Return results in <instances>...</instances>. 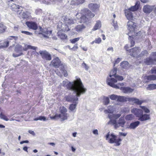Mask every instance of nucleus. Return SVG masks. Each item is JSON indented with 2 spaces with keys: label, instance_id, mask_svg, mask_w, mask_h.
<instances>
[{
  "label": "nucleus",
  "instance_id": "1",
  "mask_svg": "<svg viewBox=\"0 0 156 156\" xmlns=\"http://www.w3.org/2000/svg\"><path fill=\"white\" fill-rule=\"evenodd\" d=\"M61 85L65 87H66L68 89L71 90H75L77 92L78 96L83 94L85 91L83 87V83L79 78L74 80L73 82H70L67 80H64Z\"/></svg>",
  "mask_w": 156,
  "mask_h": 156
},
{
  "label": "nucleus",
  "instance_id": "2",
  "mask_svg": "<svg viewBox=\"0 0 156 156\" xmlns=\"http://www.w3.org/2000/svg\"><path fill=\"white\" fill-rule=\"evenodd\" d=\"M117 69L114 68L110 72L109 76L108 77L106 80L107 84L110 86L116 89H119V87L115 84L118 81H122L123 80V77L117 74Z\"/></svg>",
  "mask_w": 156,
  "mask_h": 156
},
{
  "label": "nucleus",
  "instance_id": "3",
  "mask_svg": "<svg viewBox=\"0 0 156 156\" xmlns=\"http://www.w3.org/2000/svg\"><path fill=\"white\" fill-rule=\"evenodd\" d=\"M106 139L108 140V142L111 144L115 143V145L119 146L120 145L122 139L120 138H117V136L113 133H110L109 132L106 136Z\"/></svg>",
  "mask_w": 156,
  "mask_h": 156
},
{
  "label": "nucleus",
  "instance_id": "4",
  "mask_svg": "<svg viewBox=\"0 0 156 156\" xmlns=\"http://www.w3.org/2000/svg\"><path fill=\"white\" fill-rule=\"evenodd\" d=\"M82 87H83V88L84 89V90L85 91L84 93H83V94H81L80 96H79L77 95V93L76 92L75 90H73L75 93L76 95H69L67 96L66 97V100L67 101L70 102H73V103H78V98L77 97H80L81 95L84 94L86 93L87 90V89L84 87L83 84Z\"/></svg>",
  "mask_w": 156,
  "mask_h": 156
},
{
  "label": "nucleus",
  "instance_id": "5",
  "mask_svg": "<svg viewBox=\"0 0 156 156\" xmlns=\"http://www.w3.org/2000/svg\"><path fill=\"white\" fill-rule=\"evenodd\" d=\"M145 63L147 65L155 64L156 63V52L152 53L150 56L144 61Z\"/></svg>",
  "mask_w": 156,
  "mask_h": 156
},
{
  "label": "nucleus",
  "instance_id": "6",
  "mask_svg": "<svg viewBox=\"0 0 156 156\" xmlns=\"http://www.w3.org/2000/svg\"><path fill=\"white\" fill-rule=\"evenodd\" d=\"M121 115V114H108V118L110 120L108 122V125H114L116 123L117 119Z\"/></svg>",
  "mask_w": 156,
  "mask_h": 156
},
{
  "label": "nucleus",
  "instance_id": "7",
  "mask_svg": "<svg viewBox=\"0 0 156 156\" xmlns=\"http://www.w3.org/2000/svg\"><path fill=\"white\" fill-rule=\"evenodd\" d=\"M23 47L20 45H17L15 46L14 51L15 52L18 54L13 53L12 56L14 57H16L23 55L22 51Z\"/></svg>",
  "mask_w": 156,
  "mask_h": 156
},
{
  "label": "nucleus",
  "instance_id": "8",
  "mask_svg": "<svg viewBox=\"0 0 156 156\" xmlns=\"http://www.w3.org/2000/svg\"><path fill=\"white\" fill-rule=\"evenodd\" d=\"M39 53L43 59L47 60H50L51 59V55L46 50L40 51Z\"/></svg>",
  "mask_w": 156,
  "mask_h": 156
},
{
  "label": "nucleus",
  "instance_id": "9",
  "mask_svg": "<svg viewBox=\"0 0 156 156\" xmlns=\"http://www.w3.org/2000/svg\"><path fill=\"white\" fill-rule=\"evenodd\" d=\"M40 32L39 34H41L45 38H47L49 37L52 33V31L48 30L47 29H42L41 27H39Z\"/></svg>",
  "mask_w": 156,
  "mask_h": 156
},
{
  "label": "nucleus",
  "instance_id": "10",
  "mask_svg": "<svg viewBox=\"0 0 156 156\" xmlns=\"http://www.w3.org/2000/svg\"><path fill=\"white\" fill-rule=\"evenodd\" d=\"M69 116L68 113L63 114H56L54 116H50V118L51 119L54 120H57L59 118L61 119L63 121L67 119Z\"/></svg>",
  "mask_w": 156,
  "mask_h": 156
},
{
  "label": "nucleus",
  "instance_id": "11",
  "mask_svg": "<svg viewBox=\"0 0 156 156\" xmlns=\"http://www.w3.org/2000/svg\"><path fill=\"white\" fill-rule=\"evenodd\" d=\"M125 123L126 121L124 118L122 117H120L119 119L118 122H117L116 121V123L114 124V128L115 129H117L120 126L122 127H124Z\"/></svg>",
  "mask_w": 156,
  "mask_h": 156
},
{
  "label": "nucleus",
  "instance_id": "12",
  "mask_svg": "<svg viewBox=\"0 0 156 156\" xmlns=\"http://www.w3.org/2000/svg\"><path fill=\"white\" fill-rule=\"evenodd\" d=\"M62 20L66 24H74L76 22L75 20L66 16H63Z\"/></svg>",
  "mask_w": 156,
  "mask_h": 156
},
{
  "label": "nucleus",
  "instance_id": "13",
  "mask_svg": "<svg viewBox=\"0 0 156 156\" xmlns=\"http://www.w3.org/2000/svg\"><path fill=\"white\" fill-rule=\"evenodd\" d=\"M140 52V50L138 47H135L130 49L129 51V54L133 57L135 56Z\"/></svg>",
  "mask_w": 156,
  "mask_h": 156
},
{
  "label": "nucleus",
  "instance_id": "14",
  "mask_svg": "<svg viewBox=\"0 0 156 156\" xmlns=\"http://www.w3.org/2000/svg\"><path fill=\"white\" fill-rule=\"evenodd\" d=\"M127 29L130 32L134 31L136 27V24L132 21H129L127 23Z\"/></svg>",
  "mask_w": 156,
  "mask_h": 156
},
{
  "label": "nucleus",
  "instance_id": "15",
  "mask_svg": "<svg viewBox=\"0 0 156 156\" xmlns=\"http://www.w3.org/2000/svg\"><path fill=\"white\" fill-rule=\"evenodd\" d=\"M155 5H146L143 8V11L146 13H150L154 9Z\"/></svg>",
  "mask_w": 156,
  "mask_h": 156
},
{
  "label": "nucleus",
  "instance_id": "16",
  "mask_svg": "<svg viewBox=\"0 0 156 156\" xmlns=\"http://www.w3.org/2000/svg\"><path fill=\"white\" fill-rule=\"evenodd\" d=\"M131 111L136 117H138V118L140 117L143 113V112L142 110L135 108L132 109Z\"/></svg>",
  "mask_w": 156,
  "mask_h": 156
},
{
  "label": "nucleus",
  "instance_id": "17",
  "mask_svg": "<svg viewBox=\"0 0 156 156\" xmlns=\"http://www.w3.org/2000/svg\"><path fill=\"white\" fill-rule=\"evenodd\" d=\"M61 61L58 57L54 59L51 62L50 65H52L55 67L58 68L60 65Z\"/></svg>",
  "mask_w": 156,
  "mask_h": 156
},
{
  "label": "nucleus",
  "instance_id": "18",
  "mask_svg": "<svg viewBox=\"0 0 156 156\" xmlns=\"http://www.w3.org/2000/svg\"><path fill=\"white\" fill-rule=\"evenodd\" d=\"M57 29L59 30L66 32L69 30L68 26L65 24H58L57 26Z\"/></svg>",
  "mask_w": 156,
  "mask_h": 156
},
{
  "label": "nucleus",
  "instance_id": "19",
  "mask_svg": "<svg viewBox=\"0 0 156 156\" xmlns=\"http://www.w3.org/2000/svg\"><path fill=\"white\" fill-rule=\"evenodd\" d=\"M26 24L28 27L32 29L36 30L37 28V25L35 22L27 21L26 22Z\"/></svg>",
  "mask_w": 156,
  "mask_h": 156
},
{
  "label": "nucleus",
  "instance_id": "20",
  "mask_svg": "<svg viewBox=\"0 0 156 156\" xmlns=\"http://www.w3.org/2000/svg\"><path fill=\"white\" fill-rule=\"evenodd\" d=\"M86 28V26L84 24H80L75 27L73 30L78 32H82Z\"/></svg>",
  "mask_w": 156,
  "mask_h": 156
},
{
  "label": "nucleus",
  "instance_id": "21",
  "mask_svg": "<svg viewBox=\"0 0 156 156\" xmlns=\"http://www.w3.org/2000/svg\"><path fill=\"white\" fill-rule=\"evenodd\" d=\"M125 15L127 18L129 20H132L133 19V13L130 11L129 10H126L125 11Z\"/></svg>",
  "mask_w": 156,
  "mask_h": 156
},
{
  "label": "nucleus",
  "instance_id": "22",
  "mask_svg": "<svg viewBox=\"0 0 156 156\" xmlns=\"http://www.w3.org/2000/svg\"><path fill=\"white\" fill-rule=\"evenodd\" d=\"M150 119V115L147 114H143L140 116L138 119L141 121H144L147 120H149Z\"/></svg>",
  "mask_w": 156,
  "mask_h": 156
},
{
  "label": "nucleus",
  "instance_id": "23",
  "mask_svg": "<svg viewBox=\"0 0 156 156\" xmlns=\"http://www.w3.org/2000/svg\"><path fill=\"white\" fill-rule=\"evenodd\" d=\"M99 7V5L97 4L91 3L90 4L88 5L89 9L93 11H94L96 9H98Z\"/></svg>",
  "mask_w": 156,
  "mask_h": 156
},
{
  "label": "nucleus",
  "instance_id": "24",
  "mask_svg": "<svg viewBox=\"0 0 156 156\" xmlns=\"http://www.w3.org/2000/svg\"><path fill=\"white\" fill-rule=\"evenodd\" d=\"M140 122L139 121H136L131 123L129 128L131 129H134L140 124Z\"/></svg>",
  "mask_w": 156,
  "mask_h": 156
},
{
  "label": "nucleus",
  "instance_id": "25",
  "mask_svg": "<svg viewBox=\"0 0 156 156\" xmlns=\"http://www.w3.org/2000/svg\"><path fill=\"white\" fill-rule=\"evenodd\" d=\"M120 89L122 90V91L125 93H132L133 90L132 89L129 87H121Z\"/></svg>",
  "mask_w": 156,
  "mask_h": 156
},
{
  "label": "nucleus",
  "instance_id": "26",
  "mask_svg": "<svg viewBox=\"0 0 156 156\" xmlns=\"http://www.w3.org/2000/svg\"><path fill=\"white\" fill-rule=\"evenodd\" d=\"M129 101L133 102L134 103L139 105H141L143 102L142 101L139 100L138 99L135 98H129Z\"/></svg>",
  "mask_w": 156,
  "mask_h": 156
},
{
  "label": "nucleus",
  "instance_id": "27",
  "mask_svg": "<svg viewBox=\"0 0 156 156\" xmlns=\"http://www.w3.org/2000/svg\"><path fill=\"white\" fill-rule=\"evenodd\" d=\"M78 103H73L70 105L69 107L70 112L75 113L76 111V107Z\"/></svg>",
  "mask_w": 156,
  "mask_h": 156
},
{
  "label": "nucleus",
  "instance_id": "28",
  "mask_svg": "<svg viewBox=\"0 0 156 156\" xmlns=\"http://www.w3.org/2000/svg\"><path fill=\"white\" fill-rule=\"evenodd\" d=\"M82 12H83L87 14L86 16H89V17L92 18L94 16V14L92 13L90 11L88 10L87 9H85L83 10Z\"/></svg>",
  "mask_w": 156,
  "mask_h": 156
},
{
  "label": "nucleus",
  "instance_id": "29",
  "mask_svg": "<svg viewBox=\"0 0 156 156\" xmlns=\"http://www.w3.org/2000/svg\"><path fill=\"white\" fill-rule=\"evenodd\" d=\"M83 12H82V14H83L80 17L81 19V23H86L88 20V18L86 16L87 14H85L84 12L83 13Z\"/></svg>",
  "mask_w": 156,
  "mask_h": 156
},
{
  "label": "nucleus",
  "instance_id": "30",
  "mask_svg": "<svg viewBox=\"0 0 156 156\" xmlns=\"http://www.w3.org/2000/svg\"><path fill=\"white\" fill-rule=\"evenodd\" d=\"M144 80H147L149 81L156 80V75H152L144 77Z\"/></svg>",
  "mask_w": 156,
  "mask_h": 156
},
{
  "label": "nucleus",
  "instance_id": "31",
  "mask_svg": "<svg viewBox=\"0 0 156 156\" xmlns=\"http://www.w3.org/2000/svg\"><path fill=\"white\" fill-rule=\"evenodd\" d=\"M129 98H127L125 96H118L117 101L121 102H126L127 101H129Z\"/></svg>",
  "mask_w": 156,
  "mask_h": 156
},
{
  "label": "nucleus",
  "instance_id": "32",
  "mask_svg": "<svg viewBox=\"0 0 156 156\" xmlns=\"http://www.w3.org/2000/svg\"><path fill=\"white\" fill-rule=\"evenodd\" d=\"M11 9L13 11L16 12H19L18 9H20V7L18 5H17L15 4H13L12 5H10Z\"/></svg>",
  "mask_w": 156,
  "mask_h": 156
},
{
  "label": "nucleus",
  "instance_id": "33",
  "mask_svg": "<svg viewBox=\"0 0 156 156\" xmlns=\"http://www.w3.org/2000/svg\"><path fill=\"white\" fill-rule=\"evenodd\" d=\"M101 27V22L100 21H97L96 22V23L95 24V25L94 27L92 29V30L93 31L96 30Z\"/></svg>",
  "mask_w": 156,
  "mask_h": 156
},
{
  "label": "nucleus",
  "instance_id": "34",
  "mask_svg": "<svg viewBox=\"0 0 156 156\" xmlns=\"http://www.w3.org/2000/svg\"><path fill=\"white\" fill-rule=\"evenodd\" d=\"M24 46L23 47V50L24 51H27L29 49L35 50L37 48V47L32 46L30 45H25V44H24Z\"/></svg>",
  "mask_w": 156,
  "mask_h": 156
},
{
  "label": "nucleus",
  "instance_id": "35",
  "mask_svg": "<svg viewBox=\"0 0 156 156\" xmlns=\"http://www.w3.org/2000/svg\"><path fill=\"white\" fill-rule=\"evenodd\" d=\"M121 67L123 69H126L129 67V63L126 61H123L120 64Z\"/></svg>",
  "mask_w": 156,
  "mask_h": 156
},
{
  "label": "nucleus",
  "instance_id": "36",
  "mask_svg": "<svg viewBox=\"0 0 156 156\" xmlns=\"http://www.w3.org/2000/svg\"><path fill=\"white\" fill-rule=\"evenodd\" d=\"M57 35L61 39H66L67 37V36L66 34L61 32H58Z\"/></svg>",
  "mask_w": 156,
  "mask_h": 156
},
{
  "label": "nucleus",
  "instance_id": "37",
  "mask_svg": "<svg viewBox=\"0 0 156 156\" xmlns=\"http://www.w3.org/2000/svg\"><path fill=\"white\" fill-rule=\"evenodd\" d=\"M103 104L105 105H108L110 102V100L108 97L105 96L102 97Z\"/></svg>",
  "mask_w": 156,
  "mask_h": 156
},
{
  "label": "nucleus",
  "instance_id": "38",
  "mask_svg": "<svg viewBox=\"0 0 156 156\" xmlns=\"http://www.w3.org/2000/svg\"><path fill=\"white\" fill-rule=\"evenodd\" d=\"M147 89L149 90L156 89V84L153 83L148 85Z\"/></svg>",
  "mask_w": 156,
  "mask_h": 156
},
{
  "label": "nucleus",
  "instance_id": "39",
  "mask_svg": "<svg viewBox=\"0 0 156 156\" xmlns=\"http://www.w3.org/2000/svg\"><path fill=\"white\" fill-rule=\"evenodd\" d=\"M42 2L44 4L49 5L51 3L52 4L55 3L56 1L54 0L51 1L50 0H42Z\"/></svg>",
  "mask_w": 156,
  "mask_h": 156
},
{
  "label": "nucleus",
  "instance_id": "40",
  "mask_svg": "<svg viewBox=\"0 0 156 156\" xmlns=\"http://www.w3.org/2000/svg\"><path fill=\"white\" fill-rule=\"evenodd\" d=\"M134 116L131 114L127 115L125 117V119L127 121L131 120L134 119Z\"/></svg>",
  "mask_w": 156,
  "mask_h": 156
},
{
  "label": "nucleus",
  "instance_id": "41",
  "mask_svg": "<svg viewBox=\"0 0 156 156\" xmlns=\"http://www.w3.org/2000/svg\"><path fill=\"white\" fill-rule=\"evenodd\" d=\"M138 9V5H137V3L134 6H132L127 10H129L130 11H136Z\"/></svg>",
  "mask_w": 156,
  "mask_h": 156
},
{
  "label": "nucleus",
  "instance_id": "42",
  "mask_svg": "<svg viewBox=\"0 0 156 156\" xmlns=\"http://www.w3.org/2000/svg\"><path fill=\"white\" fill-rule=\"evenodd\" d=\"M60 111L61 113L60 114H63L67 113L66 112L67 111V109L64 107H61L60 108Z\"/></svg>",
  "mask_w": 156,
  "mask_h": 156
},
{
  "label": "nucleus",
  "instance_id": "43",
  "mask_svg": "<svg viewBox=\"0 0 156 156\" xmlns=\"http://www.w3.org/2000/svg\"><path fill=\"white\" fill-rule=\"evenodd\" d=\"M46 120V118L44 116H40L39 117L35 118L34 119V121H37L38 120H43V121H45Z\"/></svg>",
  "mask_w": 156,
  "mask_h": 156
},
{
  "label": "nucleus",
  "instance_id": "44",
  "mask_svg": "<svg viewBox=\"0 0 156 156\" xmlns=\"http://www.w3.org/2000/svg\"><path fill=\"white\" fill-rule=\"evenodd\" d=\"M9 42L8 40L4 42L3 45H0V48L8 47L9 45Z\"/></svg>",
  "mask_w": 156,
  "mask_h": 156
},
{
  "label": "nucleus",
  "instance_id": "45",
  "mask_svg": "<svg viewBox=\"0 0 156 156\" xmlns=\"http://www.w3.org/2000/svg\"><path fill=\"white\" fill-rule=\"evenodd\" d=\"M20 16L23 18H27L28 16L24 12H21L19 13Z\"/></svg>",
  "mask_w": 156,
  "mask_h": 156
},
{
  "label": "nucleus",
  "instance_id": "46",
  "mask_svg": "<svg viewBox=\"0 0 156 156\" xmlns=\"http://www.w3.org/2000/svg\"><path fill=\"white\" fill-rule=\"evenodd\" d=\"M0 118L6 121H8L9 120V119L7 118V116L2 113H1L0 114Z\"/></svg>",
  "mask_w": 156,
  "mask_h": 156
},
{
  "label": "nucleus",
  "instance_id": "47",
  "mask_svg": "<svg viewBox=\"0 0 156 156\" xmlns=\"http://www.w3.org/2000/svg\"><path fill=\"white\" fill-rule=\"evenodd\" d=\"M118 96L114 94L109 96V98L112 100H115L116 99L117 100Z\"/></svg>",
  "mask_w": 156,
  "mask_h": 156
},
{
  "label": "nucleus",
  "instance_id": "48",
  "mask_svg": "<svg viewBox=\"0 0 156 156\" xmlns=\"http://www.w3.org/2000/svg\"><path fill=\"white\" fill-rule=\"evenodd\" d=\"M5 29V27L2 23H0V33L3 32Z\"/></svg>",
  "mask_w": 156,
  "mask_h": 156
},
{
  "label": "nucleus",
  "instance_id": "49",
  "mask_svg": "<svg viewBox=\"0 0 156 156\" xmlns=\"http://www.w3.org/2000/svg\"><path fill=\"white\" fill-rule=\"evenodd\" d=\"M141 108L146 113H149L150 112V110L145 106H140Z\"/></svg>",
  "mask_w": 156,
  "mask_h": 156
},
{
  "label": "nucleus",
  "instance_id": "50",
  "mask_svg": "<svg viewBox=\"0 0 156 156\" xmlns=\"http://www.w3.org/2000/svg\"><path fill=\"white\" fill-rule=\"evenodd\" d=\"M62 73L65 76H67V71L65 69L64 67L62 68L61 69Z\"/></svg>",
  "mask_w": 156,
  "mask_h": 156
},
{
  "label": "nucleus",
  "instance_id": "51",
  "mask_svg": "<svg viewBox=\"0 0 156 156\" xmlns=\"http://www.w3.org/2000/svg\"><path fill=\"white\" fill-rule=\"evenodd\" d=\"M79 40V38H76L73 39H71L70 40V41L71 43L73 44H74L76 43V42L78 41Z\"/></svg>",
  "mask_w": 156,
  "mask_h": 156
},
{
  "label": "nucleus",
  "instance_id": "52",
  "mask_svg": "<svg viewBox=\"0 0 156 156\" xmlns=\"http://www.w3.org/2000/svg\"><path fill=\"white\" fill-rule=\"evenodd\" d=\"M113 26L114 27V28L116 30H117L118 28L117 23L116 21H115L114 20L113 21Z\"/></svg>",
  "mask_w": 156,
  "mask_h": 156
},
{
  "label": "nucleus",
  "instance_id": "53",
  "mask_svg": "<svg viewBox=\"0 0 156 156\" xmlns=\"http://www.w3.org/2000/svg\"><path fill=\"white\" fill-rule=\"evenodd\" d=\"M129 108L126 107L123 108L122 110V112H129Z\"/></svg>",
  "mask_w": 156,
  "mask_h": 156
},
{
  "label": "nucleus",
  "instance_id": "54",
  "mask_svg": "<svg viewBox=\"0 0 156 156\" xmlns=\"http://www.w3.org/2000/svg\"><path fill=\"white\" fill-rule=\"evenodd\" d=\"M95 41V43L97 44H99L101 42V39L100 37L96 38Z\"/></svg>",
  "mask_w": 156,
  "mask_h": 156
},
{
  "label": "nucleus",
  "instance_id": "55",
  "mask_svg": "<svg viewBox=\"0 0 156 156\" xmlns=\"http://www.w3.org/2000/svg\"><path fill=\"white\" fill-rule=\"evenodd\" d=\"M21 33L23 34H25L27 35H32V33L30 32H29L28 31H21Z\"/></svg>",
  "mask_w": 156,
  "mask_h": 156
},
{
  "label": "nucleus",
  "instance_id": "56",
  "mask_svg": "<svg viewBox=\"0 0 156 156\" xmlns=\"http://www.w3.org/2000/svg\"><path fill=\"white\" fill-rule=\"evenodd\" d=\"M129 37L130 38V39H129L131 40V47H132L134 45L135 42L133 40H131V38L132 37V36L131 37L130 36H129Z\"/></svg>",
  "mask_w": 156,
  "mask_h": 156
},
{
  "label": "nucleus",
  "instance_id": "57",
  "mask_svg": "<svg viewBox=\"0 0 156 156\" xmlns=\"http://www.w3.org/2000/svg\"><path fill=\"white\" fill-rule=\"evenodd\" d=\"M147 52L146 50H144L140 54V56H142L144 55L147 54Z\"/></svg>",
  "mask_w": 156,
  "mask_h": 156
},
{
  "label": "nucleus",
  "instance_id": "58",
  "mask_svg": "<svg viewBox=\"0 0 156 156\" xmlns=\"http://www.w3.org/2000/svg\"><path fill=\"white\" fill-rule=\"evenodd\" d=\"M104 112L105 113H112L113 112V111L112 110H110L109 109V108L108 109V110H105L104 111Z\"/></svg>",
  "mask_w": 156,
  "mask_h": 156
},
{
  "label": "nucleus",
  "instance_id": "59",
  "mask_svg": "<svg viewBox=\"0 0 156 156\" xmlns=\"http://www.w3.org/2000/svg\"><path fill=\"white\" fill-rule=\"evenodd\" d=\"M82 66L84 67L87 70L88 69V67L87 66L86 64L84 63V62H83L82 64Z\"/></svg>",
  "mask_w": 156,
  "mask_h": 156
},
{
  "label": "nucleus",
  "instance_id": "60",
  "mask_svg": "<svg viewBox=\"0 0 156 156\" xmlns=\"http://www.w3.org/2000/svg\"><path fill=\"white\" fill-rule=\"evenodd\" d=\"M121 60V58H118L115 61L114 63V65L116 64L119 63Z\"/></svg>",
  "mask_w": 156,
  "mask_h": 156
},
{
  "label": "nucleus",
  "instance_id": "61",
  "mask_svg": "<svg viewBox=\"0 0 156 156\" xmlns=\"http://www.w3.org/2000/svg\"><path fill=\"white\" fill-rule=\"evenodd\" d=\"M119 134L120 136H125L127 134V133H123L122 132H119Z\"/></svg>",
  "mask_w": 156,
  "mask_h": 156
},
{
  "label": "nucleus",
  "instance_id": "62",
  "mask_svg": "<svg viewBox=\"0 0 156 156\" xmlns=\"http://www.w3.org/2000/svg\"><path fill=\"white\" fill-rule=\"evenodd\" d=\"M93 133L95 135H97L98 134V130L97 129L94 130L93 131Z\"/></svg>",
  "mask_w": 156,
  "mask_h": 156
},
{
  "label": "nucleus",
  "instance_id": "63",
  "mask_svg": "<svg viewBox=\"0 0 156 156\" xmlns=\"http://www.w3.org/2000/svg\"><path fill=\"white\" fill-rule=\"evenodd\" d=\"M28 132L33 136H35V133L34 132L31 130H29Z\"/></svg>",
  "mask_w": 156,
  "mask_h": 156
},
{
  "label": "nucleus",
  "instance_id": "64",
  "mask_svg": "<svg viewBox=\"0 0 156 156\" xmlns=\"http://www.w3.org/2000/svg\"><path fill=\"white\" fill-rule=\"evenodd\" d=\"M151 71L152 73H155L156 74V68H153Z\"/></svg>",
  "mask_w": 156,
  "mask_h": 156
}]
</instances>
